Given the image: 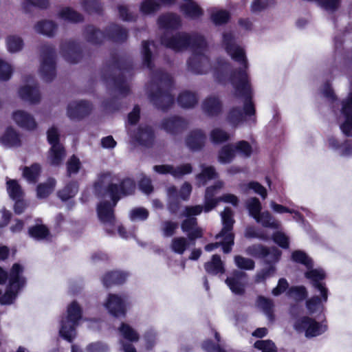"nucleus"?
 Listing matches in <instances>:
<instances>
[{
  "label": "nucleus",
  "instance_id": "23",
  "mask_svg": "<svg viewBox=\"0 0 352 352\" xmlns=\"http://www.w3.org/2000/svg\"><path fill=\"white\" fill-rule=\"evenodd\" d=\"M256 307L261 309L271 322L274 320V302L272 300L259 296L256 300Z\"/></svg>",
  "mask_w": 352,
  "mask_h": 352
},
{
  "label": "nucleus",
  "instance_id": "17",
  "mask_svg": "<svg viewBox=\"0 0 352 352\" xmlns=\"http://www.w3.org/2000/svg\"><path fill=\"white\" fill-rule=\"evenodd\" d=\"M14 122L20 127L32 130L36 128V123L33 116L23 110H16L12 114Z\"/></svg>",
  "mask_w": 352,
  "mask_h": 352
},
{
  "label": "nucleus",
  "instance_id": "2",
  "mask_svg": "<svg viewBox=\"0 0 352 352\" xmlns=\"http://www.w3.org/2000/svg\"><path fill=\"white\" fill-rule=\"evenodd\" d=\"M135 189V183L131 179H126L121 182L117 175L109 172L99 175L94 186L95 193L101 199L97 211L98 217L105 224L107 232H113V207L122 195H131Z\"/></svg>",
  "mask_w": 352,
  "mask_h": 352
},
{
  "label": "nucleus",
  "instance_id": "28",
  "mask_svg": "<svg viewBox=\"0 0 352 352\" xmlns=\"http://www.w3.org/2000/svg\"><path fill=\"white\" fill-rule=\"evenodd\" d=\"M197 100L198 98L195 94L187 91L182 92L177 99L178 103L183 108L193 107Z\"/></svg>",
  "mask_w": 352,
  "mask_h": 352
},
{
  "label": "nucleus",
  "instance_id": "35",
  "mask_svg": "<svg viewBox=\"0 0 352 352\" xmlns=\"http://www.w3.org/2000/svg\"><path fill=\"white\" fill-rule=\"evenodd\" d=\"M1 141L6 146H16L19 144V137L14 129L8 128L2 136Z\"/></svg>",
  "mask_w": 352,
  "mask_h": 352
},
{
  "label": "nucleus",
  "instance_id": "25",
  "mask_svg": "<svg viewBox=\"0 0 352 352\" xmlns=\"http://www.w3.org/2000/svg\"><path fill=\"white\" fill-rule=\"evenodd\" d=\"M218 176L214 168L210 166H202L201 172L196 176L199 186H204L212 179Z\"/></svg>",
  "mask_w": 352,
  "mask_h": 352
},
{
  "label": "nucleus",
  "instance_id": "38",
  "mask_svg": "<svg viewBox=\"0 0 352 352\" xmlns=\"http://www.w3.org/2000/svg\"><path fill=\"white\" fill-rule=\"evenodd\" d=\"M234 145H226L223 146L219 154V161L222 164L230 162L235 156Z\"/></svg>",
  "mask_w": 352,
  "mask_h": 352
},
{
  "label": "nucleus",
  "instance_id": "30",
  "mask_svg": "<svg viewBox=\"0 0 352 352\" xmlns=\"http://www.w3.org/2000/svg\"><path fill=\"white\" fill-rule=\"evenodd\" d=\"M41 173V166L34 164L31 166H26L23 169V177L29 183L34 184L38 179Z\"/></svg>",
  "mask_w": 352,
  "mask_h": 352
},
{
  "label": "nucleus",
  "instance_id": "47",
  "mask_svg": "<svg viewBox=\"0 0 352 352\" xmlns=\"http://www.w3.org/2000/svg\"><path fill=\"white\" fill-rule=\"evenodd\" d=\"M148 217V211L142 207L135 208L129 212V218L133 221H144Z\"/></svg>",
  "mask_w": 352,
  "mask_h": 352
},
{
  "label": "nucleus",
  "instance_id": "20",
  "mask_svg": "<svg viewBox=\"0 0 352 352\" xmlns=\"http://www.w3.org/2000/svg\"><path fill=\"white\" fill-rule=\"evenodd\" d=\"M39 74L47 82L52 80L55 76L54 62L52 54L43 57Z\"/></svg>",
  "mask_w": 352,
  "mask_h": 352
},
{
  "label": "nucleus",
  "instance_id": "64",
  "mask_svg": "<svg viewBox=\"0 0 352 352\" xmlns=\"http://www.w3.org/2000/svg\"><path fill=\"white\" fill-rule=\"evenodd\" d=\"M274 241L283 248H287L289 246L288 237L281 232H277L274 234Z\"/></svg>",
  "mask_w": 352,
  "mask_h": 352
},
{
  "label": "nucleus",
  "instance_id": "52",
  "mask_svg": "<svg viewBox=\"0 0 352 352\" xmlns=\"http://www.w3.org/2000/svg\"><path fill=\"white\" fill-rule=\"evenodd\" d=\"M247 206L250 214L254 217V219L261 213V204L257 198H252L249 199L247 203Z\"/></svg>",
  "mask_w": 352,
  "mask_h": 352
},
{
  "label": "nucleus",
  "instance_id": "26",
  "mask_svg": "<svg viewBox=\"0 0 352 352\" xmlns=\"http://www.w3.org/2000/svg\"><path fill=\"white\" fill-rule=\"evenodd\" d=\"M179 17L173 14H167L162 16L159 20V25L164 29H174L180 25Z\"/></svg>",
  "mask_w": 352,
  "mask_h": 352
},
{
  "label": "nucleus",
  "instance_id": "33",
  "mask_svg": "<svg viewBox=\"0 0 352 352\" xmlns=\"http://www.w3.org/2000/svg\"><path fill=\"white\" fill-rule=\"evenodd\" d=\"M6 184L8 195L12 199H20L23 197V190L16 180L8 179Z\"/></svg>",
  "mask_w": 352,
  "mask_h": 352
},
{
  "label": "nucleus",
  "instance_id": "24",
  "mask_svg": "<svg viewBox=\"0 0 352 352\" xmlns=\"http://www.w3.org/2000/svg\"><path fill=\"white\" fill-rule=\"evenodd\" d=\"M206 140V136L201 130H195L191 132L187 138L188 146L193 150L201 148Z\"/></svg>",
  "mask_w": 352,
  "mask_h": 352
},
{
  "label": "nucleus",
  "instance_id": "14",
  "mask_svg": "<svg viewBox=\"0 0 352 352\" xmlns=\"http://www.w3.org/2000/svg\"><path fill=\"white\" fill-rule=\"evenodd\" d=\"M313 265L307 268V271L305 272V277L310 280L313 283V285L318 289L320 294L323 296L324 301L327 300V289L324 285L320 283V280L325 278V273L323 270L320 268H312Z\"/></svg>",
  "mask_w": 352,
  "mask_h": 352
},
{
  "label": "nucleus",
  "instance_id": "8",
  "mask_svg": "<svg viewBox=\"0 0 352 352\" xmlns=\"http://www.w3.org/2000/svg\"><path fill=\"white\" fill-rule=\"evenodd\" d=\"M294 328L298 333H304L307 338L318 336L327 330L325 324L308 316L296 318L294 322Z\"/></svg>",
  "mask_w": 352,
  "mask_h": 352
},
{
  "label": "nucleus",
  "instance_id": "32",
  "mask_svg": "<svg viewBox=\"0 0 352 352\" xmlns=\"http://www.w3.org/2000/svg\"><path fill=\"white\" fill-rule=\"evenodd\" d=\"M56 185V181L54 179L50 178L45 183L40 184L38 185L36 188L37 197L40 199L47 197L51 194Z\"/></svg>",
  "mask_w": 352,
  "mask_h": 352
},
{
  "label": "nucleus",
  "instance_id": "29",
  "mask_svg": "<svg viewBox=\"0 0 352 352\" xmlns=\"http://www.w3.org/2000/svg\"><path fill=\"white\" fill-rule=\"evenodd\" d=\"M254 219L264 227L277 229L280 226L279 222L267 211L261 212Z\"/></svg>",
  "mask_w": 352,
  "mask_h": 352
},
{
  "label": "nucleus",
  "instance_id": "41",
  "mask_svg": "<svg viewBox=\"0 0 352 352\" xmlns=\"http://www.w3.org/2000/svg\"><path fill=\"white\" fill-rule=\"evenodd\" d=\"M78 190L76 183H72L66 186L58 192V197L63 201H66L76 195Z\"/></svg>",
  "mask_w": 352,
  "mask_h": 352
},
{
  "label": "nucleus",
  "instance_id": "60",
  "mask_svg": "<svg viewBox=\"0 0 352 352\" xmlns=\"http://www.w3.org/2000/svg\"><path fill=\"white\" fill-rule=\"evenodd\" d=\"M158 9L159 4L153 0H144L140 6V10L144 14H151Z\"/></svg>",
  "mask_w": 352,
  "mask_h": 352
},
{
  "label": "nucleus",
  "instance_id": "49",
  "mask_svg": "<svg viewBox=\"0 0 352 352\" xmlns=\"http://www.w3.org/2000/svg\"><path fill=\"white\" fill-rule=\"evenodd\" d=\"M183 124V121L179 118H171L166 120L163 124V128L170 133H174Z\"/></svg>",
  "mask_w": 352,
  "mask_h": 352
},
{
  "label": "nucleus",
  "instance_id": "50",
  "mask_svg": "<svg viewBox=\"0 0 352 352\" xmlns=\"http://www.w3.org/2000/svg\"><path fill=\"white\" fill-rule=\"evenodd\" d=\"M292 259L295 262L303 264L307 268H309L312 266L311 259L304 252L300 250L294 252L292 254Z\"/></svg>",
  "mask_w": 352,
  "mask_h": 352
},
{
  "label": "nucleus",
  "instance_id": "61",
  "mask_svg": "<svg viewBox=\"0 0 352 352\" xmlns=\"http://www.w3.org/2000/svg\"><path fill=\"white\" fill-rule=\"evenodd\" d=\"M12 73V68L11 65L2 60H0V80H8Z\"/></svg>",
  "mask_w": 352,
  "mask_h": 352
},
{
  "label": "nucleus",
  "instance_id": "1",
  "mask_svg": "<svg viewBox=\"0 0 352 352\" xmlns=\"http://www.w3.org/2000/svg\"><path fill=\"white\" fill-rule=\"evenodd\" d=\"M223 45L230 57L243 66V68L234 72L230 78L231 83L234 89V95L236 97L241 98L244 106V113L239 109L233 108L228 115V122L231 125L236 126L243 122L244 114L246 116H252L255 113V109L252 102V91L246 72L248 60L244 49L235 43L234 36L232 32L223 34Z\"/></svg>",
  "mask_w": 352,
  "mask_h": 352
},
{
  "label": "nucleus",
  "instance_id": "37",
  "mask_svg": "<svg viewBox=\"0 0 352 352\" xmlns=\"http://www.w3.org/2000/svg\"><path fill=\"white\" fill-rule=\"evenodd\" d=\"M119 332L123 338L130 342H136L139 339L136 331L127 324L122 323L119 328Z\"/></svg>",
  "mask_w": 352,
  "mask_h": 352
},
{
  "label": "nucleus",
  "instance_id": "11",
  "mask_svg": "<svg viewBox=\"0 0 352 352\" xmlns=\"http://www.w3.org/2000/svg\"><path fill=\"white\" fill-rule=\"evenodd\" d=\"M247 253L251 256L264 258L267 263H273L278 261L280 252L276 248L266 249L261 245H254L247 249Z\"/></svg>",
  "mask_w": 352,
  "mask_h": 352
},
{
  "label": "nucleus",
  "instance_id": "45",
  "mask_svg": "<svg viewBox=\"0 0 352 352\" xmlns=\"http://www.w3.org/2000/svg\"><path fill=\"white\" fill-rule=\"evenodd\" d=\"M270 207L272 209V210L276 213L283 214V213L287 212V213L294 214V219L296 221H298V219L300 218V214L298 212H296V210H294L293 209H290L289 208H287L283 205L276 204L274 201H272L270 202Z\"/></svg>",
  "mask_w": 352,
  "mask_h": 352
},
{
  "label": "nucleus",
  "instance_id": "43",
  "mask_svg": "<svg viewBox=\"0 0 352 352\" xmlns=\"http://www.w3.org/2000/svg\"><path fill=\"white\" fill-rule=\"evenodd\" d=\"M59 15L61 19L71 22H78L82 20L81 15L69 8H63Z\"/></svg>",
  "mask_w": 352,
  "mask_h": 352
},
{
  "label": "nucleus",
  "instance_id": "27",
  "mask_svg": "<svg viewBox=\"0 0 352 352\" xmlns=\"http://www.w3.org/2000/svg\"><path fill=\"white\" fill-rule=\"evenodd\" d=\"M205 270L208 274L214 275L219 273L223 274L224 272V267L220 256L213 255L212 260L205 264Z\"/></svg>",
  "mask_w": 352,
  "mask_h": 352
},
{
  "label": "nucleus",
  "instance_id": "10",
  "mask_svg": "<svg viewBox=\"0 0 352 352\" xmlns=\"http://www.w3.org/2000/svg\"><path fill=\"white\" fill-rule=\"evenodd\" d=\"M192 192V186L185 182L178 192L175 186H170L167 189V195L169 200V209L172 212H175L177 208V204H175L178 199L187 200Z\"/></svg>",
  "mask_w": 352,
  "mask_h": 352
},
{
  "label": "nucleus",
  "instance_id": "54",
  "mask_svg": "<svg viewBox=\"0 0 352 352\" xmlns=\"http://www.w3.org/2000/svg\"><path fill=\"white\" fill-rule=\"evenodd\" d=\"M322 298L313 297L307 301V308L310 313H314L322 309V303L324 302L323 296Z\"/></svg>",
  "mask_w": 352,
  "mask_h": 352
},
{
  "label": "nucleus",
  "instance_id": "9",
  "mask_svg": "<svg viewBox=\"0 0 352 352\" xmlns=\"http://www.w3.org/2000/svg\"><path fill=\"white\" fill-rule=\"evenodd\" d=\"M128 304L126 296L109 294L104 302V307L114 316H124Z\"/></svg>",
  "mask_w": 352,
  "mask_h": 352
},
{
  "label": "nucleus",
  "instance_id": "57",
  "mask_svg": "<svg viewBox=\"0 0 352 352\" xmlns=\"http://www.w3.org/2000/svg\"><path fill=\"white\" fill-rule=\"evenodd\" d=\"M254 346L262 352H276V348L271 340H258L254 343Z\"/></svg>",
  "mask_w": 352,
  "mask_h": 352
},
{
  "label": "nucleus",
  "instance_id": "46",
  "mask_svg": "<svg viewBox=\"0 0 352 352\" xmlns=\"http://www.w3.org/2000/svg\"><path fill=\"white\" fill-rule=\"evenodd\" d=\"M210 140L214 143H221L229 139V134L219 128H215L210 132Z\"/></svg>",
  "mask_w": 352,
  "mask_h": 352
},
{
  "label": "nucleus",
  "instance_id": "55",
  "mask_svg": "<svg viewBox=\"0 0 352 352\" xmlns=\"http://www.w3.org/2000/svg\"><path fill=\"white\" fill-rule=\"evenodd\" d=\"M188 245L187 241L184 237H177L172 241L171 248L178 254H183Z\"/></svg>",
  "mask_w": 352,
  "mask_h": 352
},
{
  "label": "nucleus",
  "instance_id": "15",
  "mask_svg": "<svg viewBox=\"0 0 352 352\" xmlns=\"http://www.w3.org/2000/svg\"><path fill=\"white\" fill-rule=\"evenodd\" d=\"M19 95L21 99L36 104L39 102L41 96L37 87L32 80H27L26 84L22 86L19 90Z\"/></svg>",
  "mask_w": 352,
  "mask_h": 352
},
{
  "label": "nucleus",
  "instance_id": "5",
  "mask_svg": "<svg viewBox=\"0 0 352 352\" xmlns=\"http://www.w3.org/2000/svg\"><path fill=\"white\" fill-rule=\"evenodd\" d=\"M82 318V309L76 301L69 303L67 314L60 321V336L65 340L72 342L76 336V327Z\"/></svg>",
  "mask_w": 352,
  "mask_h": 352
},
{
  "label": "nucleus",
  "instance_id": "13",
  "mask_svg": "<svg viewBox=\"0 0 352 352\" xmlns=\"http://www.w3.org/2000/svg\"><path fill=\"white\" fill-rule=\"evenodd\" d=\"M154 171L159 174H170L175 178L189 174L192 172V166L190 164H183L177 167L172 165H156L153 167Z\"/></svg>",
  "mask_w": 352,
  "mask_h": 352
},
{
  "label": "nucleus",
  "instance_id": "58",
  "mask_svg": "<svg viewBox=\"0 0 352 352\" xmlns=\"http://www.w3.org/2000/svg\"><path fill=\"white\" fill-rule=\"evenodd\" d=\"M80 162L76 156H72L67 162V174L71 175L76 174L80 168Z\"/></svg>",
  "mask_w": 352,
  "mask_h": 352
},
{
  "label": "nucleus",
  "instance_id": "40",
  "mask_svg": "<svg viewBox=\"0 0 352 352\" xmlns=\"http://www.w3.org/2000/svg\"><path fill=\"white\" fill-rule=\"evenodd\" d=\"M56 28L55 24L50 21H41L35 25L36 32L47 36H52Z\"/></svg>",
  "mask_w": 352,
  "mask_h": 352
},
{
  "label": "nucleus",
  "instance_id": "6",
  "mask_svg": "<svg viewBox=\"0 0 352 352\" xmlns=\"http://www.w3.org/2000/svg\"><path fill=\"white\" fill-rule=\"evenodd\" d=\"M23 267L19 263L13 265L10 276L9 285L6 293L0 298L2 305L11 304L21 287L25 285V279L22 276Z\"/></svg>",
  "mask_w": 352,
  "mask_h": 352
},
{
  "label": "nucleus",
  "instance_id": "44",
  "mask_svg": "<svg viewBox=\"0 0 352 352\" xmlns=\"http://www.w3.org/2000/svg\"><path fill=\"white\" fill-rule=\"evenodd\" d=\"M63 54L65 59L71 63H76L80 58V54L74 45H69L67 49L63 48Z\"/></svg>",
  "mask_w": 352,
  "mask_h": 352
},
{
  "label": "nucleus",
  "instance_id": "62",
  "mask_svg": "<svg viewBox=\"0 0 352 352\" xmlns=\"http://www.w3.org/2000/svg\"><path fill=\"white\" fill-rule=\"evenodd\" d=\"M107 344L101 342H92L87 346V352H108Z\"/></svg>",
  "mask_w": 352,
  "mask_h": 352
},
{
  "label": "nucleus",
  "instance_id": "21",
  "mask_svg": "<svg viewBox=\"0 0 352 352\" xmlns=\"http://www.w3.org/2000/svg\"><path fill=\"white\" fill-rule=\"evenodd\" d=\"M65 157V152L61 144L51 146L47 157V162L52 166L60 165Z\"/></svg>",
  "mask_w": 352,
  "mask_h": 352
},
{
  "label": "nucleus",
  "instance_id": "53",
  "mask_svg": "<svg viewBox=\"0 0 352 352\" xmlns=\"http://www.w3.org/2000/svg\"><path fill=\"white\" fill-rule=\"evenodd\" d=\"M229 17V13L227 11L222 10H214L211 15L212 21L218 25L227 22Z\"/></svg>",
  "mask_w": 352,
  "mask_h": 352
},
{
  "label": "nucleus",
  "instance_id": "31",
  "mask_svg": "<svg viewBox=\"0 0 352 352\" xmlns=\"http://www.w3.org/2000/svg\"><path fill=\"white\" fill-rule=\"evenodd\" d=\"M29 235L36 240H48L50 234L48 229L44 225H36L29 229Z\"/></svg>",
  "mask_w": 352,
  "mask_h": 352
},
{
  "label": "nucleus",
  "instance_id": "3",
  "mask_svg": "<svg viewBox=\"0 0 352 352\" xmlns=\"http://www.w3.org/2000/svg\"><path fill=\"white\" fill-rule=\"evenodd\" d=\"M162 43L175 51L185 50L190 45L193 52L188 62L189 71L195 74H204L210 69V63L206 55L207 45L203 36L196 35L191 37L186 33H181L170 39L163 38Z\"/></svg>",
  "mask_w": 352,
  "mask_h": 352
},
{
  "label": "nucleus",
  "instance_id": "63",
  "mask_svg": "<svg viewBox=\"0 0 352 352\" xmlns=\"http://www.w3.org/2000/svg\"><path fill=\"white\" fill-rule=\"evenodd\" d=\"M274 3V0H254L252 4V11L260 12Z\"/></svg>",
  "mask_w": 352,
  "mask_h": 352
},
{
  "label": "nucleus",
  "instance_id": "42",
  "mask_svg": "<svg viewBox=\"0 0 352 352\" xmlns=\"http://www.w3.org/2000/svg\"><path fill=\"white\" fill-rule=\"evenodd\" d=\"M6 43L8 50L10 52H17L23 47V40L19 36L14 35L8 36Z\"/></svg>",
  "mask_w": 352,
  "mask_h": 352
},
{
  "label": "nucleus",
  "instance_id": "16",
  "mask_svg": "<svg viewBox=\"0 0 352 352\" xmlns=\"http://www.w3.org/2000/svg\"><path fill=\"white\" fill-rule=\"evenodd\" d=\"M90 104L85 101H74L68 104L67 114L71 119H80L89 113Z\"/></svg>",
  "mask_w": 352,
  "mask_h": 352
},
{
  "label": "nucleus",
  "instance_id": "39",
  "mask_svg": "<svg viewBox=\"0 0 352 352\" xmlns=\"http://www.w3.org/2000/svg\"><path fill=\"white\" fill-rule=\"evenodd\" d=\"M135 138L141 144L147 145L153 139V131L148 126L140 127Z\"/></svg>",
  "mask_w": 352,
  "mask_h": 352
},
{
  "label": "nucleus",
  "instance_id": "12",
  "mask_svg": "<svg viewBox=\"0 0 352 352\" xmlns=\"http://www.w3.org/2000/svg\"><path fill=\"white\" fill-rule=\"evenodd\" d=\"M340 129L346 135L352 133V94L342 102V109L340 117Z\"/></svg>",
  "mask_w": 352,
  "mask_h": 352
},
{
  "label": "nucleus",
  "instance_id": "7",
  "mask_svg": "<svg viewBox=\"0 0 352 352\" xmlns=\"http://www.w3.org/2000/svg\"><path fill=\"white\" fill-rule=\"evenodd\" d=\"M224 182L217 181L212 186L208 187L206 190L204 197V212H208L214 208L220 201L231 204L236 206L239 199L236 196L232 194H225L219 197H214V195L223 188Z\"/></svg>",
  "mask_w": 352,
  "mask_h": 352
},
{
  "label": "nucleus",
  "instance_id": "48",
  "mask_svg": "<svg viewBox=\"0 0 352 352\" xmlns=\"http://www.w3.org/2000/svg\"><path fill=\"white\" fill-rule=\"evenodd\" d=\"M242 188V190L244 192H248V190H252L255 193L261 195L263 199L267 197L266 189L258 182H250L248 184L243 185Z\"/></svg>",
  "mask_w": 352,
  "mask_h": 352
},
{
  "label": "nucleus",
  "instance_id": "4",
  "mask_svg": "<svg viewBox=\"0 0 352 352\" xmlns=\"http://www.w3.org/2000/svg\"><path fill=\"white\" fill-rule=\"evenodd\" d=\"M221 217L223 228L221 232L216 236V238L219 239V241L207 245L205 249L208 252H211L219 245H221L223 252L228 253L230 252L234 244V234L232 232L234 223L233 212L230 208H226L221 213Z\"/></svg>",
  "mask_w": 352,
  "mask_h": 352
},
{
  "label": "nucleus",
  "instance_id": "51",
  "mask_svg": "<svg viewBox=\"0 0 352 352\" xmlns=\"http://www.w3.org/2000/svg\"><path fill=\"white\" fill-rule=\"evenodd\" d=\"M235 153H238L243 157H249L252 153V147L248 142L240 141L234 145Z\"/></svg>",
  "mask_w": 352,
  "mask_h": 352
},
{
  "label": "nucleus",
  "instance_id": "59",
  "mask_svg": "<svg viewBox=\"0 0 352 352\" xmlns=\"http://www.w3.org/2000/svg\"><path fill=\"white\" fill-rule=\"evenodd\" d=\"M288 295L297 300L305 298L307 296V292L305 287H292L288 292Z\"/></svg>",
  "mask_w": 352,
  "mask_h": 352
},
{
  "label": "nucleus",
  "instance_id": "34",
  "mask_svg": "<svg viewBox=\"0 0 352 352\" xmlns=\"http://www.w3.org/2000/svg\"><path fill=\"white\" fill-rule=\"evenodd\" d=\"M152 101L156 106L161 109H165L173 104L174 99L168 94L160 92L156 96H151Z\"/></svg>",
  "mask_w": 352,
  "mask_h": 352
},
{
  "label": "nucleus",
  "instance_id": "36",
  "mask_svg": "<svg viewBox=\"0 0 352 352\" xmlns=\"http://www.w3.org/2000/svg\"><path fill=\"white\" fill-rule=\"evenodd\" d=\"M126 277L125 273L115 271L107 274L103 278V283L108 287L112 283H121Z\"/></svg>",
  "mask_w": 352,
  "mask_h": 352
},
{
  "label": "nucleus",
  "instance_id": "18",
  "mask_svg": "<svg viewBox=\"0 0 352 352\" xmlns=\"http://www.w3.org/2000/svg\"><path fill=\"white\" fill-rule=\"evenodd\" d=\"M247 283V274L242 272H235L226 279V283L231 291L236 294H241L244 291Z\"/></svg>",
  "mask_w": 352,
  "mask_h": 352
},
{
  "label": "nucleus",
  "instance_id": "19",
  "mask_svg": "<svg viewBox=\"0 0 352 352\" xmlns=\"http://www.w3.org/2000/svg\"><path fill=\"white\" fill-rule=\"evenodd\" d=\"M201 107L204 113L210 117L219 115L222 110L221 102L215 96H210L206 98Z\"/></svg>",
  "mask_w": 352,
  "mask_h": 352
},
{
  "label": "nucleus",
  "instance_id": "22",
  "mask_svg": "<svg viewBox=\"0 0 352 352\" xmlns=\"http://www.w3.org/2000/svg\"><path fill=\"white\" fill-rule=\"evenodd\" d=\"M181 6L182 12L188 18L197 19L203 14L201 8L193 0H184Z\"/></svg>",
  "mask_w": 352,
  "mask_h": 352
},
{
  "label": "nucleus",
  "instance_id": "56",
  "mask_svg": "<svg viewBox=\"0 0 352 352\" xmlns=\"http://www.w3.org/2000/svg\"><path fill=\"white\" fill-rule=\"evenodd\" d=\"M236 265L243 270H252L254 267V262L250 258L236 256L234 258Z\"/></svg>",
  "mask_w": 352,
  "mask_h": 352
}]
</instances>
